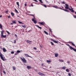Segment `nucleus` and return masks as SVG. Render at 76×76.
Instances as JSON below:
<instances>
[{"label":"nucleus","instance_id":"nucleus-1","mask_svg":"<svg viewBox=\"0 0 76 76\" xmlns=\"http://www.w3.org/2000/svg\"><path fill=\"white\" fill-rule=\"evenodd\" d=\"M4 31H1V38H6V37H7V35H3V34H4Z\"/></svg>","mask_w":76,"mask_h":76},{"label":"nucleus","instance_id":"nucleus-2","mask_svg":"<svg viewBox=\"0 0 76 76\" xmlns=\"http://www.w3.org/2000/svg\"><path fill=\"white\" fill-rule=\"evenodd\" d=\"M20 59L23 62V63H26V60L23 57L20 58Z\"/></svg>","mask_w":76,"mask_h":76},{"label":"nucleus","instance_id":"nucleus-3","mask_svg":"<svg viewBox=\"0 0 76 76\" xmlns=\"http://www.w3.org/2000/svg\"><path fill=\"white\" fill-rule=\"evenodd\" d=\"M0 54H0V56L1 59H2V60L3 61H4V58L3 57L4 56H3V55L1 54V53H0Z\"/></svg>","mask_w":76,"mask_h":76},{"label":"nucleus","instance_id":"nucleus-4","mask_svg":"<svg viewBox=\"0 0 76 76\" xmlns=\"http://www.w3.org/2000/svg\"><path fill=\"white\" fill-rule=\"evenodd\" d=\"M36 20L35 18H33L32 19V21L34 22V23H37V21Z\"/></svg>","mask_w":76,"mask_h":76},{"label":"nucleus","instance_id":"nucleus-5","mask_svg":"<svg viewBox=\"0 0 76 76\" xmlns=\"http://www.w3.org/2000/svg\"><path fill=\"white\" fill-rule=\"evenodd\" d=\"M38 74L39 75H40L41 76H45V75L42 74V73L39 72L38 73Z\"/></svg>","mask_w":76,"mask_h":76},{"label":"nucleus","instance_id":"nucleus-6","mask_svg":"<svg viewBox=\"0 0 76 76\" xmlns=\"http://www.w3.org/2000/svg\"><path fill=\"white\" fill-rule=\"evenodd\" d=\"M65 4L66 6L65 7V9H69V5L67 4Z\"/></svg>","mask_w":76,"mask_h":76},{"label":"nucleus","instance_id":"nucleus-7","mask_svg":"<svg viewBox=\"0 0 76 76\" xmlns=\"http://www.w3.org/2000/svg\"><path fill=\"white\" fill-rule=\"evenodd\" d=\"M69 10L71 12H73V13L75 11L73 10V9H70V8H69Z\"/></svg>","mask_w":76,"mask_h":76},{"label":"nucleus","instance_id":"nucleus-8","mask_svg":"<svg viewBox=\"0 0 76 76\" xmlns=\"http://www.w3.org/2000/svg\"><path fill=\"white\" fill-rule=\"evenodd\" d=\"M27 69H31L32 67H31V66H27Z\"/></svg>","mask_w":76,"mask_h":76},{"label":"nucleus","instance_id":"nucleus-9","mask_svg":"<svg viewBox=\"0 0 76 76\" xmlns=\"http://www.w3.org/2000/svg\"><path fill=\"white\" fill-rule=\"evenodd\" d=\"M55 55L56 57H57L58 56V53H56L55 54Z\"/></svg>","mask_w":76,"mask_h":76},{"label":"nucleus","instance_id":"nucleus-10","mask_svg":"<svg viewBox=\"0 0 76 76\" xmlns=\"http://www.w3.org/2000/svg\"><path fill=\"white\" fill-rule=\"evenodd\" d=\"M24 55H25V56H26V57H31H31L30 56L28 55V54H24Z\"/></svg>","mask_w":76,"mask_h":76},{"label":"nucleus","instance_id":"nucleus-11","mask_svg":"<svg viewBox=\"0 0 76 76\" xmlns=\"http://www.w3.org/2000/svg\"><path fill=\"white\" fill-rule=\"evenodd\" d=\"M18 23H19L20 24H22V25H23V23H22V22L21 21H18Z\"/></svg>","mask_w":76,"mask_h":76},{"label":"nucleus","instance_id":"nucleus-12","mask_svg":"<svg viewBox=\"0 0 76 76\" xmlns=\"http://www.w3.org/2000/svg\"><path fill=\"white\" fill-rule=\"evenodd\" d=\"M63 10H64V11H65V12H69V11L67 10H65V9H63Z\"/></svg>","mask_w":76,"mask_h":76},{"label":"nucleus","instance_id":"nucleus-13","mask_svg":"<svg viewBox=\"0 0 76 76\" xmlns=\"http://www.w3.org/2000/svg\"><path fill=\"white\" fill-rule=\"evenodd\" d=\"M39 23L40 24H41V25H44V22H42V23Z\"/></svg>","mask_w":76,"mask_h":76},{"label":"nucleus","instance_id":"nucleus-14","mask_svg":"<svg viewBox=\"0 0 76 76\" xmlns=\"http://www.w3.org/2000/svg\"><path fill=\"white\" fill-rule=\"evenodd\" d=\"M47 62L48 63H49V64H50V63H51V61H48V60H47Z\"/></svg>","mask_w":76,"mask_h":76},{"label":"nucleus","instance_id":"nucleus-15","mask_svg":"<svg viewBox=\"0 0 76 76\" xmlns=\"http://www.w3.org/2000/svg\"><path fill=\"white\" fill-rule=\"evenodd\" d=\"M27 42H28V43H29V44H31V41H29V40H27L26 41Z\"/></svg>","mask_w":76,"mask_h":76},{"label":"nucleus","instance_id":"nucleus-16","mask_svg":"<svg viewBox=\"0 0 76 76\" xmlns=\"http://www.w3.org/2000/svg\"><path fill=\"white\" fill-rule=\"evenodd\" d=\"M0 28L1 29H2L3 28H2V25L1 24H0Z\"/></svg>","mask_w":76,"mask_h":76},{"label":"nucleus","instance_id":"nucleus-17","mask_svg":"<svg viewBox=\"0 0 76 76\" xmlns=\"http://www.w3.org/2000/svg\"><path fill=\"white\" fill-rule=\"evenodd\" d=\"M3 51L4 52H6V49L4 48L3 49Z\"/></svg>","mask_w":76,"mask_h":76},{"label":"nucleus","instance_id":"nucleus-18","mask_svg":"<svg viewBox=\"0 0 76 76\" xmlns=\"http://www.w3.org/2000/svg\"><path fill=\"white\" fill-rule=\"evenodd\" d=\"M18 6V7L19 6V3L18 2H16Z\"/></svg>","mask_w":76,"mask_h":76},{"label":"nucleus","instance_id":"nucleus-19","mask_svg":"<svg viewBox=\"0 0 76 76\" xmlns=\"http://www.w3.org/2000/svg\"><path fill=\"white\" fill-rule=\"evenodd\" d=\"M66 68V67L65 66H64L62 68V69H64Z\"/></svg>","mask_w":76,"mask_h":76},{"label":"nucleus","instance_id":"nucleus-20","mask_svg":"<svg viewBox=\"0 0 76 76\" xmlns=\"http://www.w3.org/2000/svg\"><path fill=\"white\" fill-rule=\"evenodd\" d=\"M66 71L67 72H69V69H66Z\"/></svg>","mask_w":76,"mask_h":76},{"label":"nucleus","instance_id":"nucleus-21","mask_svg":"<svg viewBox=\"0 0 76 76\" xmlns=\"http://www.w3.org/2000/svg\"><path fill=\"white\" fill-rule=\"evenodd\" d=\"M44 32H45V34H46L47 35H48V33H47V32L46 31H44Z\"/></svg>","mask_w":76,"mask_h":76},{"label":"nucleus","instance_id":"nucleus-22","mask_svg":"<svg viewBox=\"0 0 76 76\" xmlns=\"http://www.w3.org/2000/svg\"><path fill=\"white\" fill-rule=\"evenodd\" d=\"M70 48L71 49V50H73V49H74V48H72V47L71 46L70 47Z\"/></svg>","mask_w":76,"mask_h":76},{"label":"nucleus","instance_id":"nucleus-23","mask_svg":"<svg viewBox=\"0 0 76 76\" xmlns=\"http://www.w3.org/2000/svg\"><path fill=\"white\" fill-rule=\"evenodd\" d=\"M53 42H55V43H58V42H57L55 40H53Z\"/></svg>","mask_w":76,"mask_h":76},{"label":"nucleus","instance_id":"nucleus-24","mask_svg":"<svg viewBox=\"0 0 76 76\" xmlns=\"http://www.w3.org/2000/svg\"><path fill=\"white\" fill-rule=\"evenodd\" d=\"M60 61H61V62H63L64 61L63 60H60L59 59Z\"/></svg>","mask_w":76,"mask_h":76},{"label":"nucleus","instance_id":"nucleus-25","mask_svg":"<svg viewBox=\"0 0 76 76\" xmlns=\"http://www.w3.org/2000/svg\"><path fill=\"white\" fill-rule=\"evenodd\" d=\"M12 23H16V21H12Z\"/></svg>","mask_w":76,"mask_h":76},{"label":"nucleus","instance_id":"nucleus-26","mask_svg":"<svg viewBox=\"0 0 76 76\" xmlns=\"http://www.w3.org/2000/svg\"><path fill=\"white\" fill-rule=\"evenodd\" d=\"M13 70H15V69H16V68L15 67L13 66Z\"/></svg>","mask_w":76,"mask_h":76},{"label":"nucleus","instance_id":"nucleus-27","mask_svg":"<svg viewBox=\"0 0 76 76\" xmlns=\"http://www.w3.org/2000/svg\"><path fill=\"white\" fill-rule=\"evenodd\" d=\"M37 26V27H38V28L39 29H41V27L38 26Z\"/></svg>","mask_w":76,"mask_h":76},{"label":"nucleus","instance_id":"nucleus-28","mask_svg":"<svg viewBox=\"0 0 76 76\" xmlns=\"http://www.w3.org/2000/svg\"><path fill=\"white\" fill-rule=\"evenodd\" d=\"M22 26V27H23V28H26V26L25 25Z\"/></svg>","mask_w":76,"mask_h":76},{"label":"nucleus","instance_id":"nucleus-29","mask_svg":"<svg viewBox=\"0 0 76 76\" xmlns=\"http://www.w3.org/2000/svg\"><path fill=\"white\" fill-rule=\"evenodd\" d=\"M17 53H20V50H17Z\"/></svg>","mask_w":76,"mask_h":76},{"label":"nucleus","instance_id":"nucleus-30","mask_svg":"<svg viewBox=\"0 0 76 76\" xmlns=\"http://www.w3.org/2000/svg\"><path fill=\"white\" fill-rule=\"evenodd\" d=\"M11 15L12 16H14V13H13V12L11 13Z\"/></svg>","mask_w":76,"mask_h":76},{"label":"nucleus","instance_id":"nucleus-31","mask_svg":"<svg viewBox=\"0 0 76 76\" xmlns=\"http://www.w3.org/2000/svg\"><path fill=\"white\" fill-rule=\"evenodd\" d=\"M51 44L52 45H54V43H53V42H51Z\"/></svg>","mask_w":76,"mask_h":76},{"label":"nucleus","instance_id":"nucleus-32","mask_svg":"<svg viewBox=\"0 0 76 76\" xmlns=\"http://www.w3.org/2000/svg\"><path fill=\"white\" fill-rule=\"evenodd\" d=\"M15 10L16 12H17V13H18V10H16V9H15Z\"/></svg>","mask_w":76,"mask_h":76},{"label":"nucleus","instance_id":"nucleus-33","mask_svg":"<svg viewBox=\"0 0 76 76\" xmlns=\"http://www.w3.org/2000/svg\"><path fill=\"white\" fill-rule=\"evenodd\" d=\"M72 45H73V46H75V45H74V44H73V43L72 42Z\"/></svg>","mask_w":76,"mask_h":76},{"label":"nucleus","instance_id":"nucleus-34","mask_svg":"<svg viewBox=\"0 0 76 76\" xmlns=\"http://www.w3.org/2000/svg\"><path fill=\"white\" fill-rule=\"evenodd\" d=\"M7 34H10V33L7 31Z\"/></svg>","mask_w":76,"mask_h":76},{"label":"nucleus","instance_id":"nucleus-35","mask_svg":"<svg viewBox=\"0 0 76 76\" xmlns=\"http://www.w3.org/2000/svg\"><path fill=\"white\" fill-rule=\"evenodd\" d=\"M73 50H74V51H75L76 52V49L74 48V49H73Z\"/></svg>","mask_w":76,"mask_h":76},{"label":"nucleus","instance_id":"nucleus-36","mask_svg":"<svg viewBox=\"0 0 76 76\" xmlns=\"http://www.w3.org/2000/svg\"><path fill=\"white\" fill-rule=\"evenodd\" d=\"M39 1L41 2V3H42V0H39Z\"/></svg>","mask_w":76,"mask_h":76},{"label":"nucleus","instance_id":"nucleus-37","mask_svg":"<svg viewBox=\"0 0 76 76\" xmlns=\"http://www.w3.org/2000/svg\"><path fill=\"white\" fill-rule=\"evenodd\" d=\"M16 40H14V44L16 43Z\"/></svg>","mask_w":76,"mask_h":76},{"label":"nucleus","instance_id":"nucleus-38","mask_svg":"<svg viewBox=\"0 0 76 76\" xmlns=\"http://www.w3.org/2000/svg\"><path fill=\"white\" fill-rule=\"evenodd\" d=\"M11 54H14V52H13V51H12V52H11Z\"/></svg>","mask_w":76,"mask_h":76},{"label":"nucleus","instance_id":"nucleus-39","mask_svg":"<svg viewBox=\"0 0 76 76\" xmlns=\"http://www.w3.org/2000/svg\"><path fill=\"white\" fill-rule=\"evenodd\" d=\"M40 47L41 48H43L42 46V45H40Z\"/></svg>","mask_w":76,"mask_h":76},{"label":"nucleus","instance_id":"nucleus-40","mask_svg":"<svg viewBox=\"0 0 76 76\" xmlns=\"http://www.w3.org/2000/svg\"><path fill=\"white\" fill-rule=\"evenodd\" d=\"M68 75H69V76H71V74H70V73H69L68 74Z\"/></svg>","mask_w":76,"mask_h":76},{"label":"nucleus","instance_id":"nucleus-41","mask_svg":"<svg viewBox=\"0 0 76 76\" xmlns=\"http://www.w3.org/2000/svg\"><path fill=\"white\" fill-rule=\"evenodd\" d=\"M53 7H55V8H58V7H57V6H54Z\"/></svg>","mask_w":76,"mask_h":76},{"label":"nucleus","instance_id":"nucleus-42","mask_svg":"<svg viewBox=\"0 0 76 76\" xmlns=\"http://www.w3.org/2000/svg\"><path fill=\"white\" fill-rule=\"evenodd\" d=\"M62 4H65V2L64 1H63L62 2Z\"/></svg>","mask_w":76,"mask_h":76},{"label":"nucleus","instance_id":"nucleus-43","mask_svg":"<svg viewBox=\"0 0 76 76\" xmlns=\"http://www.w3.org/2000/svg\"><path fill=\"white\" fill-rule=\"evenodd\" d=\"M34 50H37V48H34Z\"/></svg>","mask_w":76,"mask_h":76},{"label":"nucleus","instance_id":"nucleus-44","mask_svg":"<svg viewBox=\"0 0 76 76\" xmlns=\"http://www.w3.org/2000/svg\"><path fill=\"white\" fill-rule=\"evenodd\" d=\"M3 72L4 73V74H5L6 73V72H5V71H3Z\"/></svg>","mask_w":76,"mask_h":76},{"label":"nucleus","instance_id":"nucleus-45","mask_svg":"<svg viewBox=\"0 0 76 76\" xmlns=\"http://www.w3.org/2000/svg\"><path fill=\"white\" fill-rule=\"evenodd\" d=\"M73 16L74 18H76V15H74Z\"/></svg>","mask_w":76,"mask_h":76},{"label":"nucleus","instance_id":"nucleus-46","mask_svg":"<svg viewBox=\"0 0 76 76\" xmlns=\"http://www.w3.org/2000/svg\"><path fill=\"white\" fill-rule=\"evenodd\" d=\"M42 66H44V64H42Z\"/></svg>","mask_w":76,"mask_h":76},{"label":"nucleus","instance_id":"nucleus-47","mask_svg":"<svg viewBox=\"0 0 76 76\" xmlns=\"http://www.w3.org/2000/svg\"><path fill=\"white\" fill-rule=\"evenodd\" d=\"M27 6V4H25V6Z\"/></svg>","mask_w":76,"mask_h":76},{"label":"nucleus","instance_id":"nucleus-48","mask_svg":"<svg viewBox=\"0 0 76 76\" xmlns=\"http://www.w3.org/2000/svg\"><path fill=\"white\" fill-rule=\"evenodd\" d=\"M8 18H10V16H8Z\"/></svg>","mask_w":76,"mask_h":76},{"label":"nucleus","instance_id":"nucleus-49","mask_svg":"<svg viewBox=\"0 0 76 76\" xmlns=\"http://www.w3.org/2000/svg\"><path fill=\"white\" fill-rule=\"evenodd\" d=\"M67 62L68 63V64L70 63V61H68Z\"/></svg>","mask_w":76,"mask_h":76},{"label":"nucleus","instance_id":"nucleus-50","mask_svg":"<svg viewBox=\"0 0 76 76\" xmlns=\"http://www.w3.org/2000/svg\"><path fill=\"white\" fill-rule=\"evenodd\" d=\"M27 15H31V16H32V15L31 14H27Z\"/></svg>","mask_w":76,"mask_h":76},{"label":"nucleus","instance_id":"nucleus-51","mask_svg":"<svg viewBox=\"0 0 76 76\" xmlns=\"http://www.w3.org/2000/svg\"><path fill=\"white\" fill-rule=\"evenodd\" d=\"M44 7H47V6H46V5H44Z\"/></svg>","mask_w":76,"mask_h":76},{"label":"nucleus","instance_id":"nucleus-52","mask_svg":"<svg viewBox=\"0 0 76 76\" xmlns=\"http://www.w3.org/2000/svg\"><path fill=\"white\" fill-rule=\"evenodd\" d=\"M49 30L50 31V32H51V29H49Z\"/></svg>","mask_w":76,"mask_h":76},{"label":"nucleus","instance_id":"nucleus-53","mask_svg":"<svg viewBox=\"0 0 76 76\" xmlns=\"http://www.w3.org/2000/svg\"><path fill=\"white\" fill-rule=\"evenodd\" d=\"M8 12V11H7L5 12V13H7Z\"/></svg>","mask_w":76,"mask_h":76},{"label":"nucleus","instance_id":"nucleus-54","mask_svg":"<svg viewBox=\"0 0 76 76\" xmlns=\"http://www.w3.org/2000/svg\"><path fill=\"white\" fill-rule=\"evenodd\" d=\"M2 17V15H0V18H1Z\"/></svg>","mask_w":76,"mask_h":76},{"label":"nucleus","instance_id":"nucleus-55","mask_svg":"<svg viewBox=\"0 0 76 76\" xmlns=\"http://www.w3.org/2000/svg\"><path fill=\"white\" fill-rule=\"evenodd\" d=\"M15 35L16 37H17V35H16V34H15Z\"/></svg>","mask_w":76,"mask_h":76},{"label":"nucleus","instance_id":"nucleus-56","mask_svg":"<svg viewBox=\"0 0 76 76\" xmlns=\"http://www.w3.org/2000/svg\"><path fill=\"white\" fill-rule=\"evenodd\" d=\"M10 25H13V23H11V24H10Z\"/></svg>","mask_w":76,"mask_h":76},{"label":"nucleus","instance_id":"nucleus-57","mask_svg":"<svg viewBox=\"0 0 76 76\" xmlns=\"http://www.w3.org/2000/svg\"><path fill=\"white\" fill-rule=\"evenodd\" d=\"M34 1H37V0H33Z\"/></svg>","mask_w":76,"mask_h":76},{"label":"nucleus","instance_id":"nucleus-58","mask_svg":"<svg viewBox=\"0 0 76 76\" xmlns=\"http://www.w3.org/2000/svg\"><path fill=\"white\" fill-rule=\"evenodd\" d=\"M31 6L33 7V6H34V5H31Z\"/></svg>","mask_w":76,"mask_h":76},{"label":"nucleus","instance_id":"nucleus-59","mask_svg":"<svg viewBox=\"0 0 76 76\" xmlns=\"http://www.w3.org/2000/svg\"><path fill=\"white\" fill-rule=\"evenodd\" d=\"M71 8L72 9H73V8H72V7H71Z\"/></svg>","mask_w":76,"mask_h":76},{"label":"nucleus","instance_id":"nucleus-60","mask_svg":"<svg viewBox=\"0 0 76 76\" xmlns=\"http://www.w3.org/2000/svg\"><path fill=\"white\" fill-rule=\"evenodd\" d=\"M75 14H76V12H75Z\"/></svg>","mask_w":76,"mask_h":76},{"label":"nucleus","instance_id":"nucleus-61","mask_svg":"<svg viewBox=\"0 0 76 76\" xmlns=\"http://www.w3.org/2000/svg\"><path fill=\"white\" fill-rule=\"evenodd\" d=\"M58 3H59V4H60V3H59V2H58Z\"/></svg>","mask_w":76,"mask_h":76},{"label":"nucleus","instance_id":"nucleus-62","mask_svg":"<svg viewBox=\"0 0 76 76\" xmlns=\"http://www.w3.org/2000/svg\"><path fill=\"white\" fill-rule=\"evenodd\" d=\"M62 7V8H63V7Z\"/></svg>","mask_w":76,"mask_h":76},{"label":"nucleus","instance_id":"nucleus-63","mask_svg":"<svg viewBox=\"0 0 76 76\" xmlns=\"http://www.w3.org/2000/svg\"><path fill=\"white\" fill-rule=\"evenodd\" d=\"M50 68H51V67H50Z\"/></svg>","mask_w":76,"mask_h":76},{"label":"nucleus","instance_id":"nucleus-64","mask_svg":"<svg viewBox=\"0 0 76 76\" xmlns=\"http://www.w3.org/2000/svg\"><path fill=\"white\" fill-rule=\"evenodd\" d=\"M39 52H40L39 51Z\"/></svg>","mask_w":76,"mask_h":76}]
</instances>
